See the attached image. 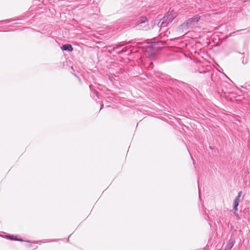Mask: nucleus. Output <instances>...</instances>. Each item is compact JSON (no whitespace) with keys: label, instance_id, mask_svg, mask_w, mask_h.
I'll list each match as a JSON object with an SVG mask.
<instances>
[{"label":"nucleus","instance_id":"f257e3e1","mask_svg":"<svg viewBox=\"0 0 250 250\" xmlns=\"http://www.w3.org/2000/svg\"><path fill=\"white\" fill-rule=\"evenodd\" d=\"M166 44L165 41H160L152 42L148 44L145 47L144 54L146 57L149 58L153 56L160 49L162 45Z\"/></svg>","mask_w":250,"mask_h":250},{"label":"nucleus","instance_id":"f03ea898","mask_svg":"<svg viewBox=\"0 0 250 250\" xmlns=\"http://www.w3.org/2000/svg\"><path fill=\"white\" fill-rule=\"evenodd\" d=\"M200 19L198 15H195L194 17L190 18L182 24L180 28L185 31L190 28H192L197 24V22Z\"/></svg>","mask_w":250,"mask_h":250},{"label":"nucleus","instance_id":"7ed1b4c3","mask_svg":"<svg viewBox=\"0 0 250 250\" xmlns=\"http://www.w3.org/2000/svg\"><path fill=\"white\" fill-rule=\"evenodd\" d=\"M132 42L131 41H130L128 42H119L113 47L112 49L114 51H115L116 53L118 54H121L123 52H126L127 53L129 54L131 52V50L129 49V48L131 47V46H129V47L125 46L122 48L121 50H117V49H119L120 47H123L125 45L132 43Z\"/></svg>","mask_w":250,"mask_h":250},{"label":"nucleus","instance_id":"20e7f679","mask_svg":"<svg viewBox=\"0 0 250 250\" xmlns=\"http://www.w3.org/2000/svg\"><path fill=\"white\" fill-rule=\"evenodd\" d=\"M135 28L138 30H147L149 29L147 19L145 16L140 17L135 24Z\"/></svg>","mask_w":250,"mask_h":250},{"label":"nucleus","instance_id":"39448f33","mask_svg":"<svg viewBox=\"0 0 250 250\" xmlns=\"http://www.w3.org/2000/svg\"><path fill=\"white\" fill-rule=\"evenodd\" d=\"M176 17V13H174L173 10L169 11L167 15L165 16L163 18L169 23H170Z\"/></svg>","mask_w":250,"mask_h":250},{"label":"nucleus","instance_id":"423d86ee","mask_svg":"<svg viewBox=\"0 0 250 250\" xmlns=\"http://www.w3.org/2000/svg\"><path fill=\"white\" fill-rule=\"evenodd\" d=\"M212 69V66L210 65H202L201 67L199 66L197 70L200 73H206L207 72H210Z\"/></svg>","mask_w":250,"mask_h":250},{"label":"nucleus","instance_id":"0eeeda50","mask_svg":"<svg viewBox=\"0 0 250 250\" xmlns=\"http://www.w3.org/2000/svg\"><path fill=\"white\" fill-rule=\"evenodd\" d=\"M169 23L163 18L158 23V27L160 28L161 31H163L164 28H166Z\"/></svg>","mask_w":250,"mask_h":250},{"label":"nucleus","instance_id":"6e6552de","mask_svg":"<svg viewBox=\"0 0 250 250\" xmlns=\"http://www.w3.org/2000/svg\"><path fill=\"white\" fill-rule=\"evenodd\" d=\"M61 48L62 50L67 51H72L73 50V47L72 45L70 44H65L63 45Z\"/></svg>","mask_w":250,"mask_h":250},{"label":"nucleus","instance_id":"1a4fd4ad","mask_svg":"<svg viewBox=\"0 0 250 250\" xmlns=\"http://www.w3.org/2000/svg\"><path fill=\"white\" fill-rule=\"evenodd\" d=\"M233 246V243L231 240H229L226 245L225 250H230Z\"/></svg>","mask_w":250,"mask_h":250},{"label":"nucleus","instance_id":"9d476101","mask_svg":"<svg viewBox=\"0 0 250 250\" xmlns=\"http://www.w3.org/2000/svg\"><path fill=\"white\" fill-rule=\"evenodd\" d=\"M239 203L236 202V201H233V211L234 212V214L237 216V214L236 213V211H237L238 210V206L239 205Z\"/></svg>","mask_w":250,"mask_h":250},{"label":"nucleus","instance_id":"9b49d317","mask_svg":"<svg viewBox=\"0 0 250 250\" xmlns=\"http://www.w3.org/2000/svg\"><path fill=\"white\" fill-rule=\"evenodd\" d=\"M159 32H160V35L164 33V36H167V35L170 33L167 28H164L163 31H161L160 29Z\"/></svg>","mask_w":250,"mask_h":250},{"label":"nucleus","instance_id":"f8f14e48","mask_svg":"<svg viewBox=\"0 0 250 250\" xmlns=\"http://www.w3.org/2000/svg\"><path fill=\"white\" fill-rule=\"evenodd\" d=\"M242 191H240L238 192V195L235 197V198L234 201H236V202L239 203L240 202V197H241V196L242 195Z\"/></svg>","mask_w":250,"mask_h":250},{"label":"nucleus","instance_id":"ddd939ff","mask_svg":"<svg viewBox=\"0 0 250 250\" xmlns=\"http://www.w3.org/2000/svg\"><path fill=\"white\" fill-rule=\"evenodd\" d=\"M6 237L12 240H19V239H18L17 238H15L13 235H7L6 236Z\"/></svg>","mask_w":250,"mask_h":250},{"label":"nucleus","instance_id":"4468645a","mask_svg":"<svg viewBox=\"0 0 250 250\" xmlns=\"http://www.w3.org/2000/svg\"><path fill=\"white\" fill-rule=\"evenodd\" d=\"M94 93L95 94L96 96L98 97V92L97 91H94Z\"/></svg>","mask_w":250,"mask_h":250},{"label":"nucleus","instance_id":"2eb2a0df","mask_svg":"<svg viewBox=\"0 0 250 250\" xmlns=\"http://www.w3.org/2000/svg\"><path fill=\"white\" fill-rule=\"evenodd\" d=\"M122 47H120L119 49H117V50H121V48Z\"/></svg>","mask_w":250,"mask_h":250},{"label":"nucleus","instance_id":"dca6fc26","mask_svg":"<svg viewBox=\"0 0 250 250\" xmlns=\"http://www.w3.org/2000/svg\"><path fill=\"white\" fill-rule=\"evenodd\" d=\"M212 76H213V74H212V73H211V79H212Z\"/></svg>","mask_w":250,"mask_h":250}]
</instances>
